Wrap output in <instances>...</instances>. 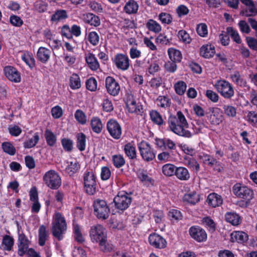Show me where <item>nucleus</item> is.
<instances>
[{
	"label": "nucleus",
	"mask_w": 257,
	"mask_h": 257,
	"mask_svg": "<svg viewBox=\"0 0 257 257\" xmlns=\"http://www.w3.org/2000/svg\"><path fill=\"white\" fill-rule=\"evenodd\" d=\"M168 125L170 130L175 134L186 138L192 136L191 133L186 129L188 128L187 120L181 111L177 112L176 115H170L168 117Z\"/></svg>",
	"instance_id": "obj_1"
},
{
	"label": "nucleus",
	"mask_w": 257,
	"mask_h": 257,
	"mask_svg": "<svg viewBox=\"0 0 257 257\" xmlns=\"http://www.w3.org/2000/svg\"><path fill=\"white\" fill-rule=\"evenodd\" d=\"M67 230V222L64 215L59 212L54 213L52 222L51 232L53 236L58 240L63 238Z\"/></svg>",
	"instance_id": "obj_2"
},
{
	"label": "nucleus",
	"mask_w": 257,
	"mask_h": 257,
	"mask_svg": "<svg viewBox=\"0 0 257 257\" xmlns=\"http://www.w3.org/2000/svg\"><path fill=\"white\" fill-rule=\"evenodd\" d=\"M132 200L133 198L131 194L125 191L118 192L113 200L116 212L119 214L123 213L131 205Z\"/></svg>",
	"instance_id": "obj_3"
},
{
	"label": "nucleus",
	"mask_w": 257,
	"mask_h": 257,
	"mask_svg": "<svg viewBox=\"0 0 257 257\" xmlns=\"http://www.w3.org/2000/svg\"><path fill=\"white\" fill-rule=\"evenodd\" d=\"M83 185L85 193L94 195L97 191L96 176L93 171H86L83 174Z\"/></svg>",
	"instance_id": "obj_4"
},
{
	"label": "nucleus",
	"mask_w": 257,
	"mask_h": 257,
	"mask_svg": "<svg viewBox=\"0 0 257 257\" xmlns=\"http://www.w3.org/2000/svg\"><path fill=\"white\" fill-rule=\"evenodd\" d=\"M45 185L53 190L58 189L61 185V178L58 173L54 170L46 172L43 177Z\"/></svg>",
	"instance_id": "obj_5"
},
{
	"label": "nucleus",
	"mask_w": 257,
	"mask_h": 257,
	"mask_svg": "<svg viewBox=\"0 0 257 257\" xmlns=\"http://www.w3.org/2000/svg\"><path fill=\"white\" fill-rule=\"evenodd\" d=\"M94 214L97 218L105 220L109 217L110 209L106 202L103 199H97L93 201Z\"/></svg>",
	"instance_id": "obj_6"
},
{
	"label": "nucleus",
	"mask_w": 257,
	"mask_h": 257,
	"mask_svg": "<svg viewBox=\"0 0 257 257\" xmlns=\"http://www.w3.org/2000/svg\"><path fill=\"white\" fill-rule=\"evenodd\" d=\"M232 191L234 194L238 198L244 199L246 205L250 203V200L253 198V192L250 188L240 183H236L234 185Z\"/></svg>",
	"instance_id": "obj_7"
},
{
	"label": "nucleus",
	"mask_w": 257,
	"mask_h": 257,
	"mask_svg": "<svg viewBox=\"0 0 257 257\" xmlns=\"http://www.w3.org/2000/svg\"><path fill=\"white\" fill-rule=\"evenodd\" d=\"M138 149L142 158L145 161L150 162L155 158V152L148 142L142 141L138 145Z\"/></svg>",
	"instance_id": "obj_8"
},
{
	"label": "nucleus",
	"mask_w": 257,
	"mask_h": 257,
	"mask_svg": "<svg viewBox=\"0 0 257 257\" xmlns=\"http://www.w3.org/2000/svg\"><path fill=\"white\" fill-rule=\"evenodd\" d=\"M128 111L131 113L143 116L144 109L142 103L134 97H126L124 100Z\"/></svg>",
	"instance_id": "obj_9"
},
{
	"label": "nucleus",
	"mask_w": 257,
	"mask_h": 257,
	"mask_svg": "<svg viewBox=\"0 0 257 257\" xmlns=\"http://www.w3.org/2000/svg\"><path fill=\"white\" fill-rule=\"evenodd\" d=\"M89 235L93 242L98 243L103 239H105L107 237L105 228L100 224L91 226Z\"/></svg>",
	"instance_id": "obj_10"
},
{
	"label": "nucleus",
	"mask_w": 257,
	"mask_h": 257,
	"mask_svg": "<svg viewBox=\"0 0 257 257\" xmlns=\"http://www.w3.org/2000/svg\"><path fill=\"white\" fill-rule=\"evenodd\" d=\"M106 129L110 136L114 139H119L122 135V129L118 121L114 119H110L106 123Z\"/></svg>",
	"instance_id": "obj_11"
},
{
	"label": "nucleus",
	"mask_w": 257,
	"mask_h": 257,
	"mask_svg": "<svg viewBox=\"0 0 257 257\" xmlns=\"http://www.w3.org/2000/svg\"><path fill=\"white\" fill-rule=\"evenodd\" d=\"M217 91L223 96H232L234 91L231 84L225 80L218 81L215 85Z\"/></svg>",
	"instance_id": "obj_12"
},
{
	"label": "nucleus",
	"mask_w": 257,
	"mask_h": 257,
	"mask_svg": "<svg viewBox=\"0 0 257 257\" xmlns=\"http://www.w3.org/2000/svg\"><path fill=\"white\" fill-rule=\"evenodd\" d=\"M189 232L191 237L197 242H203L207 239L206 232L199 226H191L189 229Z\"/></svg>",
	"instance_id": "obj_13"
},
{
	"label": "nucleus",
	"mask_w": 257,
	"mask_h": 257,
	"mask_svg": "<svg viewBox=\"0 0 257 257\" xmlns=\"http://www.w3.org/2000/svg\"><path fill=\"white\" fill-rule=\"evenodd\" d=\"M150 244L156 248L163 249L167 246L166 239L156 233H151L148 237Z\"/></svg>",
	"instance_id": "obj_14"
},
{
	"label": "nucleus",
	"mask_w": 257,
	"mask_h": 257,
	"mask_svg": "<svg viewBox=\"0 0 257 257\" xmlns=\"http://www.w3.org/2000/svg\"><path fill=\"white\" fill-rule=\"evenodd\" d=\"M113 62L118 69L125 71L129 68L130 59L125 54H116L114 58Z\"/></svg>",
	"instance_id": "obj_15"
},
{
	"label": "nucleus",
	"mask_w": 257,
	"mask_h": 257,
	"mask_svg": "<svg viewBox=\"0 0 257 257\" xmlns=\"http://www.w3.org/2000/svg\"><path fill=\"white\" fill-rule=\"evenodd\" d=\"M105 87L109 94L113 96L118 95L120 90V86L118 83L113 77L110 76L106 78Z\"/></svg>",
	"instance_id": "obj_16"
},
{
	"label": "nucleus",
	"mask_w": 257,
	"mask_h": 257,
	"mask_svg": "<svg viewBox=\"0 0 257 257\" xmlns=\"http://www.w3.org/2000/svg\"><path fill=\"white\" fill-rule=\"evenodd\" d=\"M4 73L6 77L10 81L15 83H19L21 81V74L15 68L7 66L4 68Z\"/></svg>",
	"instance_id": "obj_17"
},
{
	"label": "nucleus",
	"mask_w": 257,
	"mask_h": 257,
	"mask_svg": "<svg viewBox=\"0 0 257 257\" xmlns=\"http://www.w3.org/2000/svg\"><path fill=\"white\" fill-rule=\"evenodd\" d=\"M223 120L222 111L217 107L210 108V122L212 124L218 125Z\"/></svg>",
	"instance_id": "obj_18"
},
{
	"label": "nucleus",
	"mask_w": 257,
	"mask_h": 257,
	"mask_svg": "<svg viewBox=\"0 0 257 257\" xmlns=\"http://www.w3.org/2000/svg\"><path fill=\"white\" fill-rule=\"evenodd\" d=\"M200 200V195L195 191L185 193L182 197L183 202L190 205H196Z\"/></svg>",
	"instance_id": "obj_19"
},
{
	"label": "nucleus",
	"mask_w": 257,
	"mask_h": 257,
	"mask_svg": "<svg viewBox=\"0 0 257 257\" xmlns=\"http://www.w3.org/2000/svg\"><path fill=\"white\" fill-rule=\"evenodd\" d=\"M123 151L126 157L131 160H134L137 158V151L135 143L131 141L126 143L123 147Z\"/></svg>",
	"instance_id": "obj_20"
},
{
	"label": "nucleus",
	"mask_w": 257,
	"mask_h": 257,
	"mask_svg": "<svg viewBox=\"0 0 257 257\" xmlns=\"http://www.w3.org/2000/svg\"><path fill=\"white\" fill-rule=\"evenodd\" d=\"M85 59L91 70L95 71L99 68L100 65L99 62L95 55L92 53H88L85 54Z\"/></svg>",
	"instance_id": "obj_21"
},
{
	"label": "nucleus",
	"mask_w": 257,
	"mask_h": 257,
	"mask_svg": "<svg viewBox=\"0 0 257 257\" xmlns=\"http://www.w3.org/2000/svg\"><path fill=\"white\" fill-rule=\"evenodd\" d=\"M248 236L247 233L243 231H234L230 234V240L232 242H237L239 243H243L247 241Z\"/></svg>",
	"instance_id": "obj_22"
},
{
	"label": "nucleus",
	"mask_w": 257,
	"mask_h": 257,
	"mask_svg": "<svg viewBox=\"0 0 257 257\" xmlns=\"http://www.w3.org/2000/svg\"><path fill=\"white\" fill-rule=\"evenodd\" d=\"M51 54V51L50 49L44 47H41L37 51V58L42 63H46L49 60Z\"/></svg>",
	"instance_id": "obj_23"
},
{
	"label": "nucleus",
	"mask_w": 257,
	"mask_h": 257,
	"mask_svg": "<svg viewBox=\"0 0 257 257\" xmlns=\"http://www.w3.org/2000/svg\"><path fill=\"white\" fill-rule=\"evenodd\" d=\"M83 20L85 23L92 26L96 27L100 25L99 18L92 13H87L83 15Z\"/></svg>",
	"instance_id": "obj_24"
},
{
	"label": "nucleus",
	"mask_w": 257,
	"mask_h": 257,
	"mask_svg": "<svg viewBox=\"0 0 257 257\" xmlns=\"http://www.w3.org/2000/svg\"><path fill=\"white\" fill-rule=\"evenodd\" d=\"M175 176L181 181H188L190 178V174L188 170L184 167H177Z\"/></svg>",
	"instance_id": "obj_25"
},
{
	"label": "nucleus",
	"mask_w": 257,
	"mask_h": 257,
	"mask_svg": "<svg viewBox=\"0 0 257 257\" xmlns=\"http://www.w3.org/2000/svg\"><path fill=\"white\" fill-rule=\"evenodd\" d=\"M225 220L233 226L239 225L241 222L240 216L234 212H228L225 214Z\"/></svg>",
	"instance_id": "obj_26"
},
{
	"label": "nucleus",
	"mask_w": 257,
	"mask_h": 257,
	"mask_svg": "<svg viewBox=\"0 0 257 257\" xmlns=\"http://www.w3.org/2000/svg\"><path fill=\"white\" fill-rule=\"evenodd\" d=\"M139 7V4L135 0H129L125 3L123 11L129 15L135 14L138 12Z\"/></svg>",
	"instance_id": "obj_27"
},
{
	"label": "nucleus",
	"mask_w": 257,
	"mask_h": 257,
	"mask_svg": "<svg viewBox=\"0 0 257 257\" xmlns=\"http://www.w3.org/2000/svg\"><path fill=\"white\" fill-rule=\"evenodd\" d=\"M215 56L216 60H218L219 62H221L223 64L227 63V58L226 55L220 52H216L214 47L212 48L210 45V58Z\"/></svg>",
	"instance_id": "obj_28"
},
{
	"label": "nucleus",
	"mask_w": 257,
	"mask_h": 257,
	"mask_svg": "<svg viewBox=\"0 0 257 257\" xmlns=\"http://www.w3.org/2000/svg\"><path fill=\"white\" fill-rule=\"evenodd\" d=\"M90 125L92 131L96 134H100L102 130L103 125L98 117L94 116L91 118Z\"/></svg>",
	"instance_id": "obj_29"
},
{
	"label": "nucleus",
	"mask_w": 257,
	"mask_h": 257,
	"mask_svg": "<svg viewBox=\"0 0 257 257\" xmlns=\"http://www.w3.org/2000/svg\"><path fill=\"white\" fill-rule=\"evenodd\" d=\"M167 52L169 57L172 61L179 62L181 61L182 56L181 52L179 50L174 48H170Z\"/></svg>",
	"instance_id": "obj_30"
},
{
	"label": "nucleus",
	"mask_w": 257,
	"mask_h": 257,
	"mask_svg": "<svg viewBox=\"0 0 257 257\" xmlns=\"http://www.w3.org/2000/svg\"><path fill=\"white\" fill-rule=\"evenodd\" d=\"M76 147L81 152L84 151L86 149V136L83 133H79L76 135Z\"/></svg>",
	"instance_id": "obj_31"
},
{
	"label": "nucleus",
	"mask_w": 257,
	"mask_h": 257,
	"mask_svg": "<svg viewBox=\"0 0 257 257\" xmlns=\"http://www.w3.org/2000/svg\"><path fill=\"white\" fill-rule=\"evenodd\" d=\"M111 162L114 167L117 169L122 167L125 164V160L124 157L120 154L112 155Z\"/></svg>",
	"instance_id": "obj_32"
},
{
	"label": "nucleus",
	"mask_w": 257,
	"mask_h": 257,
	"mask_svg": "<svg viewBox=\"0 0 257 257\" xmlns=\"http://www.w3.org/2000/svg\"><path fill=\"white\" fill-rule=\"evenodd\" d=\"M72 226L73 236L75 240L79 243H83L84 242V238L81 231L80 226L74 222H73Z\"/></svg>",
	"instance_id": "obj_33"
},
{
	"label": "nucleus",
	"mask_w": 257,
	"mask_h": 257,
	"mask_svg": "<svg viewBox=\"0 0 257 257\" xmlns=\"http://www.w3.org/2000/svg\"><path fill=\"white\" fill-rule=\"evenodd\" d=\"M38 236L39 245L44 246L48 236L46 227L45 225H42L40 226L38 230Z\"/></svg>",
	"instance_id": "obj_34"
},
{
	"label": "nucleus",
	"mask_w": 257,
	"mask_h": 257,
	"mask_svg": "<svg viewBox=\"0 0 257 257\" xmlns=\"http://www.w3.org/2000/svg\"><path fill=\"white\" fill-rule=\"evenodd\" d=\"M223 203L222 197L216 193H210V206L215 208L221 206Z\"/></svg>",
	"instance_id": "obj_35"
},
{
	"label": "nucleus",
	"mask_w": 257,
	"mask_h": 257,
	"mask_svg": "<svg viewBox=\"0 0 257 257\" xmlns=\"http://www.w3.org/2000/svg\"><path fill=\"white\" fill-rule=\"evenodd\" d=\"M168 216L169 219L173 223L178 222L183 218L181 212L175 209H171L168 212Z\"/></svg>",
	"instance_id": "obj_36"
},
{
	"label": "nucleus",
	"mask_w": 257,
	"mask_h": 257,
	"mask_svg": "<svg viewBox=\"0 0 257 257\" xmlns=\"http://www.w3.org/2000/svg\"><path fill=\"white\" fill-rule=\"evenodd\" d=\"M69 86L72 89L75 90L81 87V80L79 75L72 74L69 78Z\"/></svg>",
	"instance_id": "obj_37"
},
{
	"label": "nucleus",
	"mask_w": 257,
	"mask_h": 257,
	"mask_svg": "<svg viewBox=\"0 0 257 257\" xmlns=\"http://www.w3.org/2000/svg\"><path fill=\"white\" fill-rule=\"evenodd\" d=\"M146 27L149 31L155 33H159L162 30V27L160 24L153 19L148 21L146 23Z\"/></svg>",
	"instance_id": "obj_38"
},
{
	"label": "nucleus",
	"mask_w": 257,
	"mask_h": 257,
	"mask_svg": "<svg viewBox=\"0 0 257 257\" xmlns=\"http://www.w3.org/2000/svg\"><path fill=\"white\" fill-rule=\"evenodd\" d=\"M45 138L48 146L53 147L56 143V136L51 131L47 129L45 132Z\"/></svg>",
	"instance_id": "obj_39"
},
{
	"label": "nucleus",
	"mask_w": 257,
	"mask_h": 257,
	"mask_svg": "<svg viewBox=\"0 0 257 257\" xmlns=\"http://www.w3.org/2000/svg\"><path fill=\"white\" fill-rule=\"evenodd\" d=\"M80 168V164L76 160H75L69 163L66 168V171L70 176H72L79 170Z\"/></svg>",
	"instance_id": "obj_40"
},
{
	"label": "nucleus",
	"mask_w": 257,
	"mask_h": 257,
	"mask_svg": "<svg viewBox=\"0 0 257 257\" xmlns=\"http://www.w3.org/2000/svg\"><path fill=\"white\" fill-rule=\"evenodd\" d=\"M176 168L177 166L172 164H165L162 167V173L167 177H171L175 175Z\"/></svg>",
	"instance_id": "obj_41"
},
{
	"label": "nucleus",
	"mask_w": 257,
	"mask_h": 257,
	"mask_svg": "<svg viewBox=\"0 0 257 257\" xmlns=\"http://www.w3.org/2000/svg\"><path fill=\"white\" fill-rule=\"evenodd\" d=\"M2 244L4 246V250L11 251L14 244V239L9 235H5L3 237Z\"/></svg>",
	"instance_id": "obj_42"
},
{
	"label": "nucleus",
	"mask_w": 257,
	"mask_h": 257,
	"mask_svg": "<svg viewBox=\"0 0 257 257\" xmlns=\"http://www.w3.org/2000/svg\"><path fill=\"white\" fill-rule=\"evenodd\" d=\"M137 177L142 182H147L152 186L154 184L155 180L148 175L146 171L142 170L138 172Z\"/></svg>",
	"instance_id": "obj_43"
},
{
	"label": "nucleus",
	"mask_w": 257,
	"mask_h": 257,
	"mask_svg": "<svg viewBox=\"0 0 257 257\" xmlns=\"http://www.w3.org/2000/svg\"><path fill=\"white\" fill-rule=\"evenodd\" d=\"M61 143L63 150L66 152H71L73 149V141L68 138H64L61 139Z\"/></svg>",
	"instance_id": "obj_44"
},
{
	"label": "nucleus",
	"mask_w": 257,
	"mask_h": 257,
	"mask_svg": "<svg viewBox=\"0 0 257 257\" xmlns=\"http://www.w3.org/2000/svg\"><path fill=\"white\" fill-rule=\"evenodd\" d=\"M150 115L152 121L155 124L161 125L164 123L162 116L157 110H153L150 111Z\"/></svg>",
	"instance_id": "obj_45"
},
{
	"label": "nucleus",
	"mask_w": 257,
	"mask_h": 257,
	"mask_svg": "<svg viewBox=\"0 0 257 257\" xmlns=\"http://www.w3.org/2000/svg\"><path fill=\"white\" fill-rule=\"evenodd\" d=\"M40 139L38 133L34 134L33 138L29 139L24 143V147L25 148L30 149L35 147L38 143Z\"/></svg>",
	"instance_id": "obj_46"
},
{
	"label": "nucleus",
	"mask_w": 257,
	"mask_h": 257,
	"mask_svg": "<svg viewBox=\"0 0 257 257\" xmlns=\"http://www.w3.org/2000/svg\"><path fill=\"white\" fill-rule=\"evenodd\" d=\"M210 169H212V174L214 175H217L223 170V168L221 163L214 159L210 161Z\"/></svg>",
	"instance_id": "obj_47"
},
{
	"label": "nucleus",
	"mask_w": 257,
	"mask_h": 257,
	"mask_svg": "<svg viewBox=\"0 0 257 257\" xmlns=\"http://www.w3.org/2000/svg\"><path fill=\"white\" fill-rule=\"evenodd\" d=\"M226 32L230 35L231 38L237 44H240L241 40L238 32L231 27H228L226 29Z\"/></svg>",
	"instance_id": "obj_48"
},
{
	"label": "nucleus",
	"mask_w": 257,
	"mask_h": 257,
	"mask_svg": "<svg viewBox=\"0 0 257 257\" xmlns=\"http://www.w3.org/2000/svg\"><path fill=\"white\" fill-rule=\"evenodd\" d=\"M74 117L79 123L82 125L86 124L87 121L86 116L82 110L80 109L76 110L74 113Z\"/></svg>",
	"instance_id": "obj_49"
},
{
	"label": "nucleus",
	"mask_w": 257,
	"mask_h": 257,
	"mask_svg": "<svg viewBox=\"0 0 257 257\" xmlns=\"http://www.w3.org/2000/svg\"><path fill=\"white\" fill-rule=\"evenodd\" d=\"M63 46L66 50L70 52H73L77 46L76 42L73 39L63 40Z\"/></svg>",
	"instance_id": "obj_50"
},
{
	"label": "nucleus",
	"mask_w": 257,
	"mask_h": 257,
	"mask_svg": "<svg viewBox=\"0 0 257 257\" xmlns=\"http://www.w3.org/2000/svg\"><path fill=\"white\" fill-rule=\"evenodd\" d=\"M67 17V13L65 10H60L55 12L52 16L51 20L53 21H59L66 19Z\"/></svg>",
	"instance_id": "obj_51"
},
{
	"label": "nucleus",
	"mask_w": 257,
	"mask_h": 257,
	"mask_svg": "<svg viewBox=\"0 0 257 257\" xmlns=\"http://www.w3.org/2000/svg\"><path fill=\"white\" fill-rule=\"evenodd\" d=\"M178 37L179 40L185 44H189L191 41V38L189 34L185 30H180L178 33Z\"/></svg>",
	"instance_id": "obj_52"
},
{
	"label": "nucleus",
	"mask_w": 257,
	"mask_h": 257,
	"mask_svg": "<svg viewBox=\"0 0 257 257\" xmlns=\"http://www.w3.org/2000/svg\"><path fill=\"white\" fill-rule=\"evenodd\" d=\"M2 149L5 153L13 156L16 153V149L10 142H4L2 145Z\"/></svg>",
	"instance_id": "obj_53"
},
{
	"label": "nucleus",
	"mask_w": 257,
	"mask_h": 257,
	"mask_svg": "<svg viewBox=\"0 0 257 257\" xmlns=\"http://www.w3.org/2000/svg\"><path fill=\"white\" fill-rule=\"evenodd\" d=\"M22 59L30 67L33 68L35 65V59L33 56L28 52L24 53L22 55Z\"/></svg>",
	"instance_id": "obj_54"
},
{
	"label": "nucleus",
	"mask_w": 257,
	"mask_h": 257,
	"mask_svg": "<svg viewBox=\"0 0 257 257\" xmlns=\"http://www.w3.org/2000/svg\"><path fill=\"white\" fill-rule=\"evenodd\" d=\"M98 243L100 250L103 252H110L113 249L112 244L107 242V237Z\"/></svg>",
	"instance_id": "obj_55"
},
{
	"label": "nucleus",
	"mask_w": 257,
	"mask_h": 257,
	"mask_svg": "<svg viewBox=\"0 0 257 257\" xmlns=\"http://www.w3.org/2000/svg\"><path fill=\"white\" fill-rule=\"evenodd\" d=\"M159 20L162 24L169 25L172 22V16L167 13H161L158 16Z\"/></svg>",
	"instance_id": "obj_56"
},
{
	"label": "nucleus",
	"mask_w": 257,
	"mask_h": 257,
	"mask_svg": "<svg viewBox=\"0 0 257 257\" xmlns=\"http://www.w3.org/2000/svg\"><path fill=\"white\" fill-rule=\"evenodd\" d=\"M29 242L18 243V254L20 256H24L29 249Z\"/></svg>",
	"instance_id": "obj_57"
},
{
	"label": "nucleus",
	"mask_w": 257,
	"mask_h": 257,
	"mask_svg": "<svg viewBox=\"0 0 257 257\" xmlns=\"http://www.w3.org/2000/svg\"><path fill=\"white\" fill-rule=\"evenodd\" d=\"M174 87L176 93L179 95H182L184 93L187 86L184 82L180 81L175 84Z\"/></svg>",
	"instance_id": "obj_58"
},
{
	"label": "nucleus",
	"mask_w": 257,
	"mask_h": 257,
	"mask_svg": "<svg viewBox=\"0 0 257 257\" xmlns=\"http://www.w3.org/2000/svg\"><path fill=\"white\" fill-rule=\"evenodd\" d=\"M88 40L93 46H96L99 41V37L96 32H91L88 34Z\"/></svg>",
	"instance_id": "obj_59"
},
{
	"label": "nucleus",
	"mask_w": 257,
	"mask_h": 257,
	"mask_svg": "<svg viewBox=\"0 0 257 257\" xmlns=\"http://www.w3.org/2000/svg\"><path fill=\"white\" fill-rule=\"evenodd\" d=\"M88 5L91 11L97 13L102 12L103 9L101 4L94 1H91L89 2Z\"/></svg>",
	"instance_id": "obj_60"
},
{
	"label": "nucleus",
	"mask_w": 257,
	"mask_h": 257,
	"mask_svg": "<svg viewBox=\"0 0 257 257\" xmlns=\"http://www.w3.org/2000/svg\"><path fill=\"white\" fill-rule=\"evenodd\" d=\"M246 120L252 125L257 124V113L254 111H248L246 116Z\"/></svg>",
	"instance_id": "obj_61"
},
{
	"label": "nucleus",
	"mask_w": 257,
	"mask_h": 257,
	"mask_svg": "<svg viewBox=\"0 0 257 257\" xmlns=\"http://www.w3.org/2000/svg\"><path fill=\"white\" fill-rule=\"evenodd\" d=\"M156 101L157 104L162 107H169L171 105V99L169 97H158Z\"/></svg>",
	"instance_id": "obj_62"
},
{
	"label": "nucleus",
	"mask_w": 257,
	"mask_h": 257,
	"mask_svg": "<svg viewBox=\"0 0 257 257\" xmlns=\"http://www.w3.org/2000/svg\"><path fill=\"white\" fill-rule=\"evenodd\" d=\"M196 31L201 37H205L208 34L207 26L205 24L201 23L197 26Z\"/></svg>",
	"instance_id": "obj_63"
},
{
	"label": "nucleus",
	"mask_w": 257,
	"mask_h": 257,
	"mask_svg": "<svg viewBox=\"0 0 257 257\" xmlns=\"http://www.w3.org/2000/svg\"><path fill=\"white\" fill-rule=\"evenodd\" d=\"M111 176V171L110 169L106 166H104L101 168L100 178L102 180L106 181L108 180Z\"/></svg>",
	"instance_id": "obj_64"
}]
</instances>
